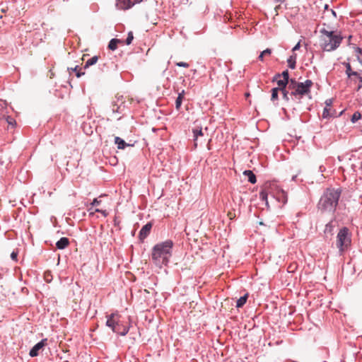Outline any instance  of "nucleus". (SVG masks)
Masks as SVG:
<instances>
[{
  "label": "nucleus",
  "instance_id": "2f4dec72",
  "mask_svg": "<svg viewBox=\"0 0 362 362\" xmlns=\"http://www.w3.org/2000/svg\"><path fill=\"white\" fill-rule=\"evenodd\" d=\"M281 78L282 77L284 80L289 82L290 76L289 72L288 69L283 71L281 73H279Z\"/></svg>",
  "mask_w": 362,
  "mask_h": 362
},
{
  "label": "nucleus",
  "instance_id": "a18cd8bd",
  "mask_svg": "<svg viewBox=\"0 0 362 362\" xmlns=\"http://www.w3.org/2000/svg\"><path fill=\"white\" fill-rule=\"evenodd\" d=\"M354 50L356 53H358V54H362V48L359 47H354Z\"/></svg>",
  "mask_w": 362,
  "mask_h": 362
},
{
  "label": "nucleus",
  "instance_id": "58836bf2",
  "mask_svg": "<svg viewBox=\"0 0 362 362\" xmlns=\"http://www.w3.org/2000/svg\"><path fill=\"white\" fill-rule=\"evenodd\" d=\"M101 203V200H99L98 198H95L93 202H91L90 205L92 206H98Z\"/></svg>",
  "mask_w": 362,
  "mask_h": 362
},
{
  "label": "nucleus",
  "instance_id": "cd10ccee",
  "mask_svg": "<svg viewBox=\"0 0 362 362\" xmlns=\"http://www.w3.org/2000/svg\"><path fill=\"white\" fill-rule=\"evenodd\" d=\"M279 90L275 88H273L272 90H271V93H272V95H271V100L272 101H275V100H277L279 99Z\"/></svg>",
  "mask_w": 362,
  "mask_h": 362
},
{
  "label": "nucleus",
  "instance_id": "13d9d810",
  "mask_svg": "<svg viewBox=\"0 0 362 362\" xmlns=\"http://www.w3.org/2000/svg\"><path fill=\"white\" fill-rule=\"evenodd\" d=\"M207 148H208V149H209V150H210V149H211L210 146H209V144H208V146H207Z\"/></svg>",
  "mask_w": 362,
  "mask_h": 362
},
{
  "label": "nucleus",
  "instance_id": "f704fd0d",
  "mask_svg": "<svg viewBox=\"0 0 362 362\" xmlns=\"http://www.w3.org/2000/svg\"><path fill=\"white\" fill-rule=\"evenodd\" d=\"M79 66H76L74 68H71V70L76 73V76L77 78H80L81 76L85 74V72H82L78 70Z\"/></svg>",
  "mask_w": 362,
  "mask_h": 362
},
{
  "label": "nucleus",
  "instance_id": "de8ad7c7",
  "mask_svg": "<svg viewBox=\"0 0 362 362\" xmlns=\"http://www.w3.org/2000/svg\"><path fill=\"white\" fill-rule=\"evenodd\" d=\"M7 122H8V123L9 124H13V122H14V123L16 124L15 120H13V118H11V117H9V118L7 119Z\"/></svg>",
  "mask_w": 362,
  "mask_h": 362
},
{
  "label": "nucleus",
  "instance_id": "9b49d317",
  "mask_svg": "<svg viewBox=\"0 0 362 362\" xmlns=\"http://www.w3.org/2000/svg\"><path fill=\"white\" fill-rule=\"evenodd\" d=\"M345 110H342L339 114H337V111L334 110L331 111L330 109L327 107H325L323 109L322 112V118L324 119H329L331 117H338L342 115L344 112Z\"/></svg>",
  "mask_w": 362,
  "mask_h": 362
},
{
  "label": "nucleus",
  "instance_id": "37998d69",
  "mask_svg": "<svg viewBox=\"0 0 362 362\" xmlns=\"http://www.w3.org/2000/svg\"><path fill=\"white\" fill-rule=\"evenodd\" d=\"M300 47V42H298L293 48L292 52H295L296 51L298 50Z\"/></svg>",
  "mask_w": 362,
  "mask_h": 362
},
{
  "label": "nucleus",
  "instance_id": "bb28decb",
  "mask_svg": "<svg viewBox=\"0 0 362 362\" xmlns=\"http://www.w3.org/2000/svg\"><path fill=\"white\" fill-rule=\"evenodd\" d=\"M361 117H362V115H361V112L358 111H356L352 115V116L351 117V122L352 123H356L357 121H358L359 119H361Z\"/></svg>",
  "mask_w": 362,
  "mask_h": 362
},
{
  "label": "nucleus",
  "instance_id": "5fc2aeb1",
  "mask_svg": "<svg viewBox=\"0 0 362 362\" xmlns=\"http://www.w3.org/2000/svg\"><path fill=\"white\" fill-rule=\"evenodd\" d=\"M296 177H297V175H293V176L292 177V179H291V180L294 181V180H296Z\"/></svg>",
  "mask_w": 362,
  "mask_h": 362
},
{
  "label": "nucleus",
  "instance_id": "423d86ee",
  "mask_svg": "<svg viewBox=\"0 0 362 362\" xmlns=\"http://www.w3.org/2000/svg\"><path fill=\"white\" fill-rule=\"evenodd\" d=\"M313 83L311 80L307 79L305 82H299L297 84L296 88L297 92L300 93V98L299 100H301V98L309 93H310V89L313 86Z\"/></svg>",
  "mask_w": 362,
  "mask_h": 362
},
{
  "label": "nucleus",
  "instance_id": "5701e85b",
  "mask_svg": "<svg viewBox=\"0 0 362 362\" xmlns=\"http://www.w3.org/2000/svg\"><path fill=\"white\" fill-rule=\"evenodd\" d=\"M334 220H335V218L332 219L329 222H328L325 225V233H330L331 235L333 234V230H334V228L333 222H334Z\"/></svg>",
  "mask_w": 362,
  "mask_h": 362
},
{
  "label": "nucleus",
  "instance_id": "b1692460",
  "mask_svg": "<svg viewBox=\"0 0 362 362\" xmlns=\"http://www.w3.org/2000/svg\"><path fill=\"white\" fill-rule=\"evenodd\" d=\"M119 319H117V320H106V323H105V325L108 327H110L112 331L114 332V329H116V326H117V324L119 323L118 322V320Z\"/></svg>",
  "mask_w": 362,
  "mask_h": 362
},
{
  "label": "nucleus",
  "instance_id": "a19ab883",
  "mask_svg": "<svg viewBox=\"0 0 362 362\" xmlns=\"http://www.w3.org/2000/svg\"><path fill=\"white\" fill-rule=\"evenodd\" d=\"M357 77H358V79L359 81V85L356 88V90L358 91L362 88V76L358 75Z\"/></svg>",
  "mask_w": 362,
  "mask_h": 362
},
{
  "label": "nucleus",
  "instance_id": "f257e3e1",
  "mask_svg": "<svg viewBox=\"0 0 362 362\" xmlns=\"http://www.w3.org/2000/svg\"><path fill=\"white\" fill-rule=\"evenodd\" d=\"M341 192L342 189L340 187L326 188L317 204V209L321 213H335Z\"/></svg>",
  "mask_w": 362,
  "mask_h": 362
},
{
  "label": "nucleus",
  "instance_id": "c85d7f7f",
  "mask_svg": "<svg viewBox=\"0 0 362 362\" xmlns=\"http://www.w3.org/2000/svg\"><path fill=\"white\" fill-rule=\"evenodd\" d=\"M299 82L296 81V80L295 78H290L289 79V83L288 84V88L289 90H292L293 88H296V86H297V84Z\"/></svg>",
  "mask_w": 362,
  "mask_h": 362
},
{
  "label": "nucleus",
  "instance_id": "09e8293b",
  "mask_svg": "<svg viewBox=\"0 0 362 362\" xmlns=\"http://www.w3.org/2000/svg\"><path fill=\"white\" fill-rule=\"evenodd\" d=\"M331 11H332V15H333L334 17H337V13H336V11H334L333 9H332V10H331Z\"/></svg>",
  "mask_w": 362,
  "mask_h": 362
},
{
  "label": "nucleus",
  "instance_id": "f8f14e48",
  "mask_svg": "<svg viewBox=\"0 0 362 362\" xmlns=\"http://www.w3.org/2000/svg\"><path fill=\"white\" fill-rule=\"evenodd\" d=\"M69 243L70 242L68 238L62 237L58 241H57L56 247L58 250H64L69 246Z\"/></svg>",
  "mask_w": 362,
  "mask_h": 362
},
{
  "label": "nucleus",
  "instance_id": "7c9ffc66",
  "mask_svg": "<svg viewBox=\"0 0 362 362\" xmlns=\"http://www.w3.org/2000/svg\"><path fill=\"white\" fill-rule=\"evenodd\" d=\"M121 316L119 315L117 312L112 313L110 315L107 316V320H117V319H120Z\"/></svg>",
  "mask_w": 362,
  "mask_h": 362
},
{
  "label": "nucleus",
  "instance_id": "603ef678",
  "mask_svg": "<svg viewBox=\"0 0 362 362\" xmlns=\"http://www.w3.org/2000/svg\"><path fill=\"white\" fill-rule=\"evenodd\" d=\"M292 99H293V100H298V103H300V100H299V97H298V98H294V97H293Z\"/></svg>",
  "mask_w": 362,
  "mask_h": 362
},
{
  "label": "nucleus",
  "instance_id": "c03bdc74",
  "mask_svg": "<svg viewBox=\"0 0 362 362\" xmlns=\"http://www.w3.org/2000/svg\"><path fill=\"white\" fill-rule=\"evenodd\" d=\"M332 103H333V100L332 99H327L325 100V105H326V107H329V106H331L332 105Z\"/></svg>",
  "mask_w": 362,
  "mask_h": 362
},
{
  "label": "nucleus",
  "instance_id": "72a5a7b5",
  "mask_svg": "<svg viewBox=\"0 0 362 362\" xmlns=\"http://www.w3.org/2000/svg\"><path fill=\"white\" fill-rule=\"evenodd\" d=\"M259 198L261 199V200H262L264 202L268 200V194L266 192V190L262 189V190L260 191V192H259Z\"/></svg>",
  "mask_w": 362,
  "mask_h": 362
},
{
  "label": "nucleus",
  "instance_id": "6e6552de",
  "mask_svg": "<svg viewBox=\"0 0 362 362\" xmlns=\"http://www.w3.org/2000/svg\"><path fill=\"white\" fill-rule=\"evenodd\" d=\"M142 1L143 0H118L116 3V6L119 9L127 10Z\"/></svg>",
  "mask_w": 362,
  "mask_h": 362
},
{
  "label": "nucleus",
  "instance_id": "473e14b6",
  "mask_svg": "<svg viewBox=\"0 0 362 362\" xmlns=\"http://www.w3.org/2000/svg\"><path fill=\"white\" fill-rule=\"evenodd\" d=\"M282 94V98L286 102H288L290 100V93L287 89L280 91Z\"/></svg>",
  "mask_w": 362,
  "mask_h": 362
},
{
  "label": "nucleus",
  "instance_id": "6ab92c4d",
  "mask_svg": "<svg viewBox=\"0 0 362 362\" xmlns=\"http://www.w3.org/2000/svg\"><path fill=\"white\" fill-rule=\"evenodd\" d=\"M185 96V90H182L180 93H178V95L175 100V109L179 111L181 108V105Z\"/></svg>",
  "mask_w": 362,
  "mask_h": 362
},
{
  "label": "nucleus",
  "instance_id": "412c9836",
  "mask_svg": "<svg viewBox=\"0 0 362 362\" xmlns=\"http://www.w3.org/2000/svg\"><path fill=\"white\" fill-rule=\"evenodd\" d=\"M288 83V81H285L284 79H279L276 83L278 86L275 87V88H276L279 91L286 90L287 89Z\"/></svg>",
  "mask_w": 362,
  "mask_h": 362
},
{
  "label": "nucleus",
  "instance_id": "aec40b11",
  "mask_svg": "<svg viewBox=\"0 0 362 362\" xmlns=\"http://www.w3.org/2000/svg\"><path fill=\"white\" fill-rule=\"evenodd\" d=\"M248 296H249V293H246L243 296H241L240 298H238L236 301V308H243L245 305V304L246 303Z\"/></svg>",
  "mask_w": 362,
  "mask_h": 362
},
{
  "label": "nucleus",
  "instance_id": "4be33fe9",
  "mask_svg": "<svg viewBox=\"0 0 362 362\" xmlns=\"http://www.w3.org/2000/svg\"><path fill=\"white\" fill-rule=\"evenodd\" d=\"M98 60V57L96 55L90 57L86 62L83 69H88L90 66L95 64L97 63Z\"/></svg>",
  "mask_w": 362,
  "mask_h": 362
},
{
  "label": "nucleus",
  "instance_id": "a878e982",
  "mask_svg": "<svg viewBox=\"0 0 362 362\" xmlns=\"http://www.w3.org/2000/svg\"><path fill=\"white\" fill-rule=\"evenodd\" d=\"M320 33L325 35H326L329 39V38H332V37H336L338 35H336L335 34V32L334 31H328L325 28H322L320 30Z\"/></svg>",
  "mask_w": 362,
  "mask_h": 362
},
{
  "label": "nucleus",
  "instance_id": "8fccbe9b",
  "mask_svg": "<svg viewBox=\"0 0 362 362\" xmlns=\"http://www.w3.org/2000/svg\"><path fill=\"white\" fill-rule=\"evenodd\" d=\"M285 0H274L276 3H283Z\"/></svg>",
  "mask_w": 362,
  "mask_h": 362
},
{
  "label": "nucleus",
  "instance_id": "20e7f679",
  "mask_svg": "<svg viewBox=\"0 0 362 362\" xmlns=\"http://www.w3.org/2000/svg\"><path fill=\"white\" fill-rule=\"evenodd\" d=\"M342 40L343 37L341 35H337L328 40L325 39L322 45V48L325 52L334 51L339 47Z\"/></svg>",
  "mask_w": 362,
  "mask_h": 362
},
{
  "label": "nucleus",
  "instance_id": "c9c22d12",
  "mask_svg": "<svg viewBox=\"0 0 362 362\" xmlns=\"http://www.w3.org/2000/svg\"><path fill=\"white\" fill-rule=\"evenodd\" d=\"M175 65L177 66H180V67H185V68H188L189 66V64L185 62H176Z\"/></svg>",
  "mask_w": 362,
  "mask_h": 362
},
{
  "label": "nucleus",
  "instance_id": "864d4df0",
  "mask_svg": "<svg viewBox=\"0 0 362 362\" xmlns=\"http://www.w3.org/2000/svg\"><path fill=\"white\" fill-rule=\"evenodd\" d=\"M265 205H266L267 208V209H269V205L268 200H267V201H265Z\"/></svg>",
  "mask_w": 362,
  "mask_h": 362
},
{
  "label": "nucleus",
  "instance_id": "ddd939ff",
  "mask_svg": "<svg viewBox=\"0 0 362 362\" xmlns=\"http://www.w3.org/2000/svg\"><path fill=\"white\" fill-rule=\"evenodd\" d=\"M192 133H193V137H194V147L197 148V144L196 141L197 140L199 136H202L204 135V133L202 132V127L201 126H197L195 128L192 129Z\"/></svg>",
  "mask_w": 362,
  "mask_h": 362
},
{
  "label": "nucleus",
  "instance_id": "0eeeda50",
  "mask_svg": "<svg viewBox=\"0 0 362 362\" xmlns=\"http://www.w3.org/2000/svg\"><path fill=\"white\" fill-rule=\"evenodd\" d=\"M47 345V339L45 338L35 344L29 351L30 357H36L40 354V352Z\"/></svg>",
  "mask_w": 362,
  "mask_h": 362
},
{
  "label": "nucleus",
  "instance_id": "e433bc0d",
  "mask_svg": "<svg viewBox=\"0 0 362 362\" xmlns=\"http://www.w3.org/2000/svg\"><path fill=\"white\" fill-rule=\"evenodd\" d=\"M290 95L293 96L294 98H298V97L300 98V93L297 92V88H293L291 90V92L290 93Z\"/></svg>",
  "mask_w": 362,
  "mask_h": 362
},
{
  "label": "nucleus",
  "instance_id": "6e6d98bb",
  "mask_svg": "<svg viewBox=\"0 0 362 362\" xmlns=\"http://www.w3.org/2000/svg\"><path fill=\"white\" fill-rule=\"evenodd\" d=\"M259 225H261V226H264V222H262V221H259Z\"/></svg>",
  "mask_w": 362,
  "mask_h": 362
},
{
  "label": "nucleus",
  "instance_id": "bf43d9fd",
  "mask_svg": "<svg viewBox=\"0 0 362 362\" xmlns=\"http://www.w3.org/2000/svg\"><path fill=\"white\" fill-rule=\"evenodd\" d=\"M0 278H2V274H0Z\"/></svg>",
  "mask_w": 362,
  "mask_h": 362
},
{
  "label": "nucleus",
  "instance_id": "f3484780",
  "mask_svg": "<svg viewBox=\"0 0 362 362\" xmlns=\"http://www.w3.org/2000/svg\"><path fill=\"white\" fill-rule=\"evenodd\" d=\"M122 43V40L117 38H112L110 40L107 47L112 51L117 49L118 44Z\"/></svg>",
  "mask_w": 362,
  "mask_h": 362
},
{
  "label": "nucleus",
  "instance_id": "4d7b16f0",
  "mask_svg": "<svg viewBox=\"0 0 362 362\" xmlns=\"http://www.w3.org/2000/svg\"><path fill=\"white\" fill-rule=\"evenodd\" d=\"M325 9H327V8H328V5H327V4H326V5L325 6Z\"/></svg>",
  "mask_w": 362,
  "mask_h": 362
},
{
  "label": "nucleus",
  "instance_id": "dca6fc26",
  "mask_svg": "<svg viewBox=\"0 0 362 362\" xmlns=\"http://www.w3.org/2000/svg\"><path fill=\"white\" fill-rule=\"evenodd\" d=\"M343 65L346 67V74L349 78L353 76H358L359 75L357 71H354L352 70L350 63L344 62Z\"/></svg>",
  "mask_w": 362,
  "mask_h": 362
},
{
  "label": "nucleus",
  "instance_id": "3c124183",
  "mask_svg": "<svg viewBox=\"0 0 362 362\" xmlns=\"http://www.w3.org/2000/svg\"><path fill=\"white\" fill-rule=\"evenodd\" d=\"M45 280L47 282H50L51 279H48L47 276V273H45Z\"/></svg>",
  "mask_w": 362,
  "mask_h": 362
},
{
  "label": "nucleus",
  "instance_id": "9d476101",
  "mask_svg": "<svg viewBox=\"0 0 362 362\" xmlns=\"http://www.w3.org/2000/svg\"><path fill=\"white\" fill-rule=\"evenodd\" d=\"M118 322L117 324V326L115 327L116 329H114V333H116L117 334H119L121 336H125L128 333L129 330V326H127L124 324V322L121 320L120 319L118 320Z\"/></svg>",
  "mask_w": 362,
  "mask_h": 362
},
{
  "label": "nucleus",
  "instance_id": "1a4fd4ad",
  "mask_svg": "<svg viewBox=\"0 0 362 362\" xmlns=\"http://www.w3.org/2000/svg\"><path fill=\"white\" fill-rule=\"evenodd\" d=\"M153 227V223L151 222H148L145 225L142 226L139 233V239L141 242H143L144 239H146L151 233V228Z\"/></svg>",
  "mask_w": 362,
  "mask_h": 362
},
{
  "label": "nucleus",
  "instance_id": "39448f33",
  "mask_svg": "<svg viewBox=\"0 0 362 362\" xmlns=\"http://www.w3.org/2000/svg\"><path fill=\"white\" fill-rule=\"evenodd\" d=\"M111 107L113 113H122L126 107L123 95H117L111 103Z\"/></svg>",
  "mask_w": 362,
  "mask_h": 362
},
{
  "label": "nucleus",
  "instance_id": "a211bd4d",
  "mask_svg": "<svg viewBox=\"0 0 362 362\" xmlns=\"http://www.w3.org/2000/svg\"><path fill=\"white\" fill-rule=\"evenodd\" d=\"M296 59H297V54L295 53H293L288 59H287V63L288 66L291 69H295L296 66Z\"/></svg>",
  "mask_w": 362,
  "mask_h": 362
},
{
  "label": "nucleus",
  "instance_id": "4c0bfd02",
  "mask_svg": "<svg viewBox=\"0 0 362 362\" xmlns=\"http://www.w3.org/2000/svg\"><path fill=\"white\" fill-rule=\"evenodd\" d=\"M18 251L13 250L11 254V259L16 262L18 260Z\"/></svg>",
  "mask_w": 362,
  "mask_h": 362
},
{
  "label": "nucleus",
  "instance_id": "2eb2a0df",
  "mask_svg": "<svg viewBox=\"0 0 362 362\" xmlns=\"http://www.w3.org/2000/svg\"><path fill=\"white\" fill-rule=\"evenodd\" d=\"M115 144L117 145L118 149L124 150L127 146H130L123 139L119 136L115 137Z\"/></svg>",
  "mask_w": 362,
  "mask_h": 362
},
{
  "label": "nucleus",
  "instance_id": "7ed1b4c3",
  "mask_svg": "<svg viewBox=\"0 0 362 362\" xmlns=\"http://www.w3.org/2000/svg\"><path fill=\"white\" fill-rule=\"evenodd\" d=\"M351 244V233L349 229L344 226L339 229L337 235L336 245L340 254H343Z\"/></svg>",
  "mask_w": 362,
  "mask_h": 362
},
{
  "label": "nucleus",
  "instance_id": "f03ea898",
  "mask_svg": "<svg viewBox=\"0 0 362 362\" xmlns=\"http://www.w3.org/2000/svg\"><path fill=\"white\" fill-rule=\"evenodd\" d=\"M173 241L170 239L156 244L151 252L153 262L160 267L168 265L173 254Z\"/></svg>",
  "mask_w": 362,
  "mask_h": 362
},
{
  "label": "nucleus",
  "instance_id": "49530a36",
  "mask_svg": "<svg viewBox=\"0 0 362 362\" xmlns=\"http://www.w3.org/2000/svg\"><path fill=\"white\" fill-rule=\"evenodd\" d=\"M357 60L362 65V53L357 56Z\"/></svg>",
  "mask_w": 362,
  "mask_h": 362
},
{
  "label": "nucleus",
  "instance_id": "79ce46f5",
  "mask_svg": "<svg viewBox=\"0 0 362 362\" xmlns=\"http://www.w3.org/2000/svg\"><path fill=\"white\" fill-rule=\"evenodd\" d=\"M95 212L101 213L104 216H107V213L105 210L100 209H95Z\"/></svg>",
  "mask_w": 362,
  "mask_h": 362
},
{
  "label": "nucleus",
  "instance_id": "4468645a",
  "mask_svg": "<svg viewBox=\"0 0 362 362\" xmlns=\"http://www.w3.org/2000/svg\"><path fill=\"white\" fill-rule=\"evenodd\" d=\"M243 175L247 177V181L251 184H255L257 182V177L252 170H245L243 172Z\"/></svg>",
  "mask_w": 362,
  "mask_h": 362
},
{
  "label": "nucleus",
  "instance_id": "ea45409f",
  "mask_svg": "<svg viewBox=\"0 0 362 362\" xmlns=\"http://www.w3.org/2000/svg\"><path fill=\"white\" fill-rule=\"evenodd\" d=\"M279 79H281V76H280L279 73H276V74L273 76V78H272V82H276V83H277V81H278Z\"/></svg>",
  "mask_w": 362,
  "mask_h": 362
},
{
  "label": "nucleus",
  "instance_id": "c756f323",
  "mask_svg": "<svg viewBox=\"0 0 362 362\" xmlns=\"http://www.w3.org/2000/svg\"><path fill=\"white\" fill-rule=\"evenodd\" d=\"M134 40V35L132 31H129L127 34V37L125 40V43L127 45H129L132 44V41Z\"/></svg>",
  "mask_w": 362,
  "mask_h": 362
},
{
  "label": "nucleus",
  "instance_id": "393cba45",
  "mask_svg": "<svg viewBox=\"0 0 362 362\" xmlns=\"http://www.w3.org/2000/svg\"><path fill=\"white\" fill-rule=\"evenodd\" d=\"M272 52V49L270 48H267L265 49L264 50H263L262 52H260L259 57H258V59L259 61H262L263 62L264 61V57L266 56V55H270Z\"/></svg>",
  "mask_w": 362,
  "mask_h": 362
}]
</instances>
